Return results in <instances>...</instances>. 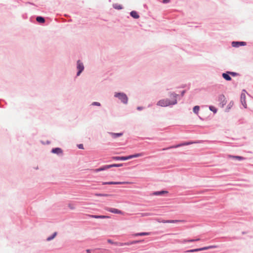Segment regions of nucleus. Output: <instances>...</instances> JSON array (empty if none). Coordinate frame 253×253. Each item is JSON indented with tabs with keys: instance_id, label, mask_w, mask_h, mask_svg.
Listing matches in <instances>:
<instances>
[{
	"instance_id": "51",
	"label": "nucleus",
	"mask_w": 253,
	"mask_h": 253,
	"mask_svg": "<svg viewBox=\"0 0 253 253\" xmlns=\"http://www.w3.org/2000/svg\"><path fill=\"white\" fill-rule=\"evenodd\" d=\"M102 251L103 252H106V251H107V250H103Z\"/></svg>"
},
{
	"instance_id": "9",
	"label": "nucleus",
	"mask_w": 253,
	"mask_h": 253,
	"mask_svg": "<svg viewBox=\"0 0 253 253\" xmlns=\"http://www.w3.org/2000/svg\"><path fill=\"white\" fill-rule=\"evenodd\" d=\"M230 73L229 71H226L225 73H223L222 74V77L224 79H225L227 81H230L232 80L231 77H230Z\"/></svg>"
},
{
	"instance_id": "7",
	"label": "nucleus",
	"mask_w": 253,
	"mask_h": 253,
	"mask_svg": "<svg viewBox=\"0 0 253 253\" xmlns=\"http://www.w3.org/2000/svg\"><path fill=\"white\" fill-rule=\"evenodd\" d=\"M218 101L222 107H223L227 103L225 96L223 94H220L218 97Z\"/></svg>"
},
{
	"instance_id": "40",
	"label": "nucleus",
	"mask_w": 253,
	"mask_h": 253,
	"mask_svg": "<svg viewBox=\"0 0 253 253\" xmlns=\"http://www.w3.org/2000/svg\"><path fill=\"white\" fill-rule=\"evenodd\" d=\"M78 147L79 149H84V145L83 144H80L78 145Z\"/></svg>"
},
{
	"instance_id": "8",
	"label": "nucleus",
	"mask_w": 253,
	"mask_h": 253,
	"mask_svg": "<svg viewBox=\"0 0 253 253\" xmlns=\"http://www.w3.org/2000/svg\"><path fill=\"white\" fill-rule=\"evenodd\" d=\"M240 100L242 104L245 108H246L247 105L246 101V95L244 93H242L240 97Z\"/></svg>"
},
{
	"instance_id": "36",
	"label": "nucleus",
	"mask_w": 253,
	"mask_h": 253,
	"mask_svg": "<svg viewBox=\"0 0 253 253\" xmlns=\"http://www.w3.org/2000/svg\"><path fill=\"white\" fill-rule=\"evenodd\" d=\"M115 246H125V245L124 244V243L116 242V243L115 244Z\"/></svg>"
},
{
	"instance_id": "16",
	"label": "nucleus",
	"mask_w": 253,
	"mask_h": 253,
	"mask_svg": "<svg viewBox=\"0 0 253 253\" xmlns=\"http://www.w3.org/2000/svg\"><path fill=\"white\" fill-rule=\"evenodd\" d=\"M110 134L112 136L113 138H116L119 137H121L123 135V132L120 133H114V132H109Z\"/></svg>"
},
{
	"instance_id": "48",
	"label": "nucleus",
	"mask_w": 253,
	"mask_h": 253,
	"mask_svg": "<svg viewBox=\"0 0 253 253\" xmlns=\"http://www.w3.org/2000/svg\"><path fill=\"white\" fill-rule=\"evenodd\" d=\"M186 86V84H182L181 85L180 87H179L178 88H184Z\"/></svg>"
},
{
	"instance_id": "19",
	"label": "nucleus",
	"mask_w": 253,
	"mask_h": 253,
	"mask_svg": "<svg viewBox=\"0 0 253 253\" xmlns=\"http://www.w3.org/2000/svg\"><path fill=\"white\" fill-rule=\"evenodd\" d=\"M112 159L115 161H126L125 156H114Z\"/></svg>"
},
{
	"instance_id": "34",
	"label": "nucleus",
	"mask_w": 253,
	"mask_h": 253,
	"mask_svg": "<svg viewBox=\"0 0 253 253\" xmlns=\"http://www.w3.org/2000/svg\"><path fill=\"white\" fill-rule=\"evenodd\" d=\"M91 105H93V106H101V104L98 102H93L92 103Z\"/></svg>"
},
{
	"instance_id": "35",
	"label": "nucleus",
	"mask_w": 253,
	"mask_h": 253,
	"mask_svg": "<svg viewBox=\"0 0 253 253\" xmlns=\"http://www.w3.org/2000/svg\"><path fill=\"white\" fill-rule=\"evenodd\" d=\"M125 158H126L125 160L126 161V160H129V159H131L132 158H133V156L132 155H130L125 156Z\"/></svg>"
},
{
	"instance_id": "11",
	"label": "nucleus",
	"mask_w": 253,
	"mask_h": 253,
	"mask_svg": "<svg viewBox=\"0 0 253 253\" xmlns=\"http://www.w3.org/2000/svg\"><path fill=\"white\" fill-rule=\"evenodd\" d=\"M199 240H200V239H199V238L196 239H189V240L184 239L183 240H178L177 242L179 243L185 244L187 242H194L198 241Z\"/></svg>"
},
{
	"instance_id": "28",
	"label": "nucleus",
	"mask_w": 253,
	"mask_h": 253,
	"mask_svg": "<svg viewBox=\"0 0 253 253\" xmlns=\"http://www.w3.org/2000/svg\"><path fill=\"white\" fill-rule=\"evenodd\" d=\"M199 109L200 107L199 106H195L193 108V111L195 114H198Z\"/></svg>"
},
{
	"instance_id": "15",
	"label": "nucleus",
	"mask_w": 253,
	"mask_h": 253,
	"mask_svg": "<svg viewBox=\"0 0 253 253\" xmlns=\"http://www.w3.org/2000/svg\"><path fill=\"white\" fill-rule=\"evenodd\" d=\"M228 157L229 158H232L233 159L237 160L239 161H243L245 159V158L239 156L229 155Z\"/></svg>"
},
{
	"instance_id": "21",
	"label": "nucleus",
	"mask_w": 253,
	"mask_h": 253,
	"mask_svg": "<svg viewBox=\"0 0 253 253\" xmlns=\"http://www.w3.org/2000/svg\"><path fill=\"white\" fill-rule=\"evenodd\" d=\"M113 7L114 8H115L116 9H118V10L122 9L123 8V7L122 5L119 4L117 3H114L113 4Z\"/></svg>"
},
{
	"instance_id": "24",
	"label": "nucleus",
	"mask_w": 253,
	"mask_h": 253,
	"mask_svg": "<svg viewBox=\"0 0 253 253\" xmlns=\"http://www.w3.org/2000/svg\"><path fill=\"white\" fill-rule=\"evenodd\" d=\"M228 241H232L234 240H239L241 238L237 236H233V237H225Z\"/></svg>"
},
{
	"instance_id": "6",
	"label": "nucleus",
	"mask_w": 253,
	"mask_h": 253,
	"mask_svg": "<svg viewBox=\"0 0 253 253\" xmlns=\"http://www.w3.org/2000/svg\"><path fill=\"white\" fill-rule=\"evenodd\" d=\"M232 46L234 47H239L240 46H245L247 44L245 42L234 41L232 42Z\"/></svg>"
},
{
	"instance_id": "38",
	"label": "nucleus",
	"mask_w": 253,
	"mask_h": 253,
	"mask_svg": "<svg viewBox=\"0 0 253 253\" xmlns=\"http://www.w3.org/2000/svg\"><path fill=\"white\" fill-rule=\"evenodd\" d=\"M140 242H141V241L135 240V241H131L132 245L135 244L136 243H140Z\"/></svg>"
},
{
	"instance_id": "39",
	"label": "nucleus",
	"mask_w": 253,
	"mask_h": 253,
	"mask_svg": "<svg viewBox=\"0 0 253 253\" xmlns=\"http://www.w3.org/2000/svg\"><path fill=\"white\" fill-rule=\"evenodd\" d=\"M68 207L71 210H74L75 209V207L71 204H68Z\"/></svg>"
},
{
	"instance_id": "37",
	"label": "nucleus",
	"mask_w": 253,
	"mask_h": 253,
	"mask_svg": "<svg viewBox=\"0 0 253 253\" xmlns=\"http://www.w3.org/2000/svg\"><path fill=\"white\" fill-rule=\"evenodd\" d=\"M107 242L111 244H112V245H115V244L116 243V242H114L113 241H112V240L111 239H108L107 240Z\"/></svg>"
},
{
	"instance_id": "13",
	"label": "nucleus",
	"mask_w": 253,
	"mask_h": 253,
	"mask_svg": "<svg viewBox=\"0 0 253 253\" xmlns=\"http://www.w3.org/2000/svg\"><path fill=\"white\" fill-rule=\"evenodd\" d=\"M124 182H114V181H109V182H102V185H118V184H124Z\"/></svg>"
},
{
	"instance_id": "30",
	"label": "nucleus",
	"mask_w": 253,
	"mask_h": 253,
	"mask_svg": "<svg viewBox=\"0 0 253 253\" xmlns=\"http://www.w3.org/2000/svg\"><path fill=\"white\" fill-rule=\"evenodd\" d=\"M209 109L211 111L213 112L214 113H216L217 111V109L213 106H210Z\"/></svg>"
},
{
	"instance_id": "17",
	"label": "nucleus",
	"mask_w": 253,
	"mask_h": 253,
	"mask_svg": "<svg viewBox=\"0 0 253 253\" xmlns=\"http://www.w3.org/2000/svg\"><path fill=\"white\" fill-rule=\"evenodd\" d=\"M130 15L134 19H138L139 18V15L136 11L133 10L130 12Z\"/></svg>"
},
{
	"instance_id": "12",
	"label": "nucleus",
	"mask_w": 253,
	"mask_h": 253,
	"mask_svg": "<svg viewBox=\"0 0 253 253\" xmlns=\"http://www.w3.org/2000/svg\"><path fill=\"white\" fill-rule=\"evenodd\" d=\"M168 191L166 190H161L158 191H155L153 193V195L155 196H163L165 194H168Z\"/></svg>"
},
{
	"instance_id": "2",
	"label": "nucleus",
	"mask_w": 253,
	"mask_h": 253,
	"mask_svg": "<svg viewBox=\"0 0 253 253\" xmlns=\"http://www.w3.org/2000/svg\"><path fill=\"white\" fill-rule=\"evenodd\" d=\"M114 97L118 98L122 103L124 104H127L128 98L126 93L124 92H115Z\"/></svg>"
},
{
	"instance_id": "20",
	"label": "nucleus",
	"mask_w": 253,
	"mask_h": 253,
	"mask_svg": "<svg viewBox=\"0 0 253 253\" xmlns=\"http://www.w3.org/2000/svg\"><path fill=\"white\" fill-rule=\"evenodd\" d=\"M200 251H202V248L189 250H187V251H185L184 252L185 253H194V252H200Z\"/></svg>"
},
{
	"instance_id": "33",
	"label": "nucleus",
	"mask_w": 253,
	"mask_h": 253,
	"mask_svg": "<svg viewBox=\"0 0 253 253\" xmlns=\"http://www.w3.org/2000/svg\"><path fill=\"white\" fill-rule=\"evenodd\" d=\"M124 164H112L113 167H120L124 165Z\"/></svg>"
},
{
	"instance_id": "10",
	"label": "nucleus",
	"mask_w": 253,
	"mask_h": 253,
	"mask_svg": "<svg viewBox=\"0 0 253 253\" xmlns=\"http://www.w3.org/2000/svg\"><path fill=\"white\" fill-rule=\"evenodd\" d=\"M107 210L111 212L114 213H117V214H122L123 212L122 211L119 210L115 208H108Z\"/></svg>"
},
{
	"instance_id": "32",
	"label": "nucleus",
	"mask_w": 253,
	"mask_h": 253,
	"mask_svg": "<svg viewBox=\"0 0 253 253\" xmlns=\"http://www.w3.org/2000/svg\"><path fill=\"white\" fill-rule=\"evenodd\" d=\"M229 72L230 73V76H232L233 77H236L237 76H239V74L238 73L234 72H231V71H229Z\"/></svg>"
},
{
	"instance_id": "26",
	"label": "nucleus",
	"mask_w": 253,
	"mask_h": 253,
	"mask_svg": "<svg viewBox=\"0 0 253 253\" xmlns=\"http://www.w3.org/2000/svg\"><path fill=\"white\" fill-rule=\"evenodd\" d=\"M178 96V94H176L174 92H169V96L171 98H173L174 99H176Z\"/></svg>"
},
{
	"instance_id": "27",
	"label": "nucleus",
	"mask_w": 253,
	"mask_h": 253,
	"mask_svg": "<svg viewBox=\"0 0 253 253\" xmlns=\"http://www.w3.org/2000/svg\"><path fill=\"white\" fill-rule=\"evenodd\" d=\"M106 169H106V165H104V166H103L100 167L99 168L96 169L95 171L96 172H98V171H103V170H105Z\"/></svg>"
},
{
	"instance_id": "46",
	"label": "nucleus",
	"mask_w": 253,
	"mask_h": 253,
	"mask_svg": "<svg viewBox=\"0 0 253 253\" xmlns=\"http://www.w3.org/2000/svg\"><path fill=\"white\" fill-rule=\"evenodd\" d=\"M170 1V0H163V3H167Z\"/></svg>"
},
{
	"instance_id": "44",
	"label": "nucleus",
	"mask_w": 253,
	"mask_h": 253,
	"mask_svg": "<svg viewBox=\"0 0 253 253\" xmlns=\"http://www.w3.org/2000/svg\"><path fill=\"white\" fill-rule=\"evenodd\" d=\"M186 92V90H182L181 92V96L182 97L184 96V94Z\"/></svg>"
},
{
	"instance_id": "43",
	"label": "nucleus",
	"mask_w": 253,
	"mask_h": 253,
	"mask_svg": "<svg viewBox=\"0 0 253 253\" xmlns=\"http://www.w3.org/2000/svg\"><path fill=\"white\" fill-rule=\"evenodd\" d=\"M167 221H168V220H162L161 221H159V222L163 223H168V222H167Z\"/></svg>"
},
{
	"instance_id": "41",
	"label": "nucleus",
	"mask_w": 253,
	"mask_h": 253,
	"mask_svg": "<svg viewBox=\"0 0 253 253\" xmlns=\"http://www.w3.org/2000/svg\"><path fill=\"white\" fill-rule=\"evenodd\" d=\"M124 244L125 245V246H129V245H131L132 243H131V242H127L124 243Z\"/></svg>"
},
{
	"instance_id": "1",
	"label": "nucleus",
	"mask_w": 253,
	"mask_h": 253,
	"mask_svg": "<svg viewBox=\"0 0 253 253\" xmlns=\"http://www.w3.org/2000/svg\"><path fill=\"white\" fill-rule=\"evenodd\" d=\"M177 103V99H174L172 101H170L169 99L167 98L165 99H161L159 100L157 105L162 107H167L169 106H172L175 105Z\"/></svg>"
},
{
	"instance_id": "25",
	"label": "nucleus",
	"mask_w": 253,
	"mask_h": 253,
	"mask_svg": "<svg viewBox=\"0 0 253 253\" xmlns=\"http://www.w3.org/2000/svg\"><path fill=\"white\" fill-rule=\"evenodd\" d=\"M56 235H57V232H54L51 236H50L47 238L46 240L47 241H49L53 240L55 237Z\"/></svg>"
},
{
	"instance_id": "18",
	"label": "nucleus",
	"mask_w": 253,
	"mask_h": 253,
	"mask_svg": "<svg viewBox=\"0 0 253 253\" xmlns=\"http://www.w3.org/2000/svg\"><path fill=\"white\" fill-rule=\"evenodd\" d=\"M36 21L40 24H43L45 21L44 18L41 16H38L36 17Z\"/></svg>"
},
{
	"instance_id": "5",
	"label": "nucleus",
	"mask_w": 253,
	"mask_h": 253,
	"mask_svg": "<svg viewBox=\"0 0 253 253\" xmlns=\"http://www.w3.org/2000/svg\"><path fill=\"white\" fill-rule=\"evenodd\" d=\"M51 152L53 154H56L58 156L63 155V150L59 147L53 148L51 149Z\"/></svg>"
},
{
	"instance_id": "4",
	"label": "nucleus",
	"mask_w": 253,
	"mask_h": 253,
	"mask_svg": "<svg viewBox=\"0 0 253 253\" xmlns=\"http://www.w3.org/2000/svg\"><path fill=\"white\" fill-rule=\"evenodd\" d=\"M77 68L78 69V72L77 73V76H79L80 75L81 73L84 71V65L83 62H82L80 60L77 61Z\"/></svg>"
},
{
	"instance_id": "14",
	"label": "nucleus",
	"mask_w": 253,
	"mask_h": 253,
	"mask_svg": "<svg viewBox=\"0 0 253 253\" xmlns=\"http://www.w3.org/2000/svg\"><path fill=\"white\" fill-rule=\"evenodd\" d=\"M90 217L94 218H100V219H105V218H109L110 216L107 215H90Z\"/></svg>"
},
{
	"instance_id": "23",
	"label": "nucleus",
	"mask_w": 253,
	"mask_h": 253,
	"mask_svg": "<svg viewBox=\"0 0 253 253\" xmlns=\"http://www.w3.org/2000/svg\"><path fill=\"white\" fill-rule=\"evenodd\" d=\"M150 234H151L150 232H140V233H136L135 234V236H142L149 235Z\"/></svg>"
},
{
	"instance_id": "50",
	"label": "nucleus",
	"mask_w": 253,
	"mask_h": 253,
	"mask_svg": "<svg viewBox=\"0 0 253 253\" xmlns=\"http://www.w3.org/2000/svg\"><path fill=\"white\" fill-rule=\"evenodd\" d=\"M246 234L245 232H244V231L242 232V234Z\"/></svg>"
},
{
	"instance_id": "22",
	"label": "nucleus",
	"mask_w": 253,
	"mask_h": 253,
	"mask_svg": "<svg viewBox=\"0 0 253 253\" xmlns=\"http://www.w3.org/2000/svg\"><path fill=\"white\" fill-rule=\"evenodd\" d=\"M217 248V246L216 245H212L207 247H204L202 248V251L207 250L211 249H214Z\"/></svg>"
},
{
	"instance_id": "3",
	"label": "nucleus",
	"mask_w": 253,
	"mask_h": 253,
	"mask_svg": "<svg viewBox=\"0 0 253 253\" xmlns=\"http://www.w3.org/2000/svg\"><path fill=\"white\" fill-rule=\"evenodd\" d=\"M200 142H201L200 141H191L184 142L183 143L178 144L177 145L170 146L169 147L164 148L163 150H169V149H170L176 148H178V147L184 146L189 145L192 144L199 143Z\"/></svg>"
},
{
	"instance_id": "42",
	"label": "nucleus",
	"mask_w": 253,
	"mask_h": 253,
	"mask_svg": "<svg viewBox=\"0 0 253 253\" xmlns=\"http://www.w3.org/2000/svg\"><path fill=\"white\" fill-rule=\"evenodd\" d=\"M106 169H108L113 168V166H112V164H111V165H106Z\"/></svg>"
},
{
	"instance_id": "49",
	"label": "nucleus",
	"mask_w": 253,
	"mask_h": 253,
	"mask_svg": "<svg viewBox=\"0 0 253 253\" xmlns=\"http://www.w3.org/2000/svg\"><path fill=\"white\" fill-rule=\"evenodd\" d=\"M87 253H90V250L87 249L86 250Z\"/></svg>"
},
{
	"instance_id": "45",
	"label": "nucleus",
	"mask_w": 253,
	"mask_h": 253,
	"mask_svg": "<svg viewBox=\"0 0 253 253\" xmlns=\"http://www.w3.org/2000/svg\"><path fill=\"white\" fill-rule=\"evenodd\" d=\"M143 109V107H141V106H138L137 107V110H139V111H141L142 110V109Z\"/></svg>"
},
{
	"instance_id": "31",
	"label": "nucleus",
	"mask_w": 253,
	"mask_h": 253,
	"mask_svg": "<svg viewBox=\"0 0 253 253\" xmlns=\"http://www.w3.org/2000/svg\"><path fill=\"white\" fill-rule=\"evenodd\" d=\"M132 155H133V158H137V157L143 156L144 155V154L143 153H140L135 154Z\"/></svg>"
},
{
	"instance_id": "29",
	"label": "nucleus",
	"mask_w": 253,
	"mask_h": 253,
	"mask_svg": "<svg viewBox=\"0 0 253 253\" xmlns=\"http://www.w3.org/2000/svg\"><path fill=\"white\" fill-rule=\"evenodd\" d=\"M167 222H168V223H178V222H182V220H168V221H167Z\"/></svg>"
},
{
	"instance_id": "47",
	"label": "nucleus",
	"mask_w": 253,
	"mask_h": 253,
	"mask_svg": "<svg viewBox=\"0 0 253 253\" xmlns=\"http://www.w3.org/2000/svg\"><path fill=\"white\" fill-rule=\"evenodd\" d=\"M98 195L100 196H108V195L107 194H99Z\"/></svg>"
}]
</instances>
